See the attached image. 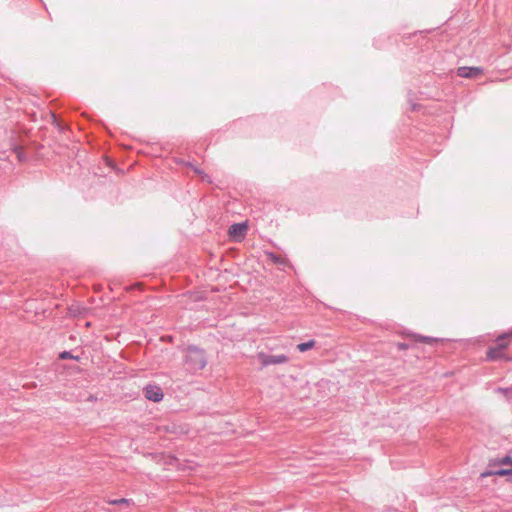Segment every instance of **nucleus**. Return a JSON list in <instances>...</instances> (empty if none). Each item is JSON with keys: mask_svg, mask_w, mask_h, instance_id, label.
<instances>
[{"mask_svg": "<svg viewBox=\"0 0 512 512\" xmlns=\"http://www.w3.org/2000/svg\"><path fill=\"white\" fill-rule=\"evenodd\" d=\"M315 341L314 340H310V341H307V342H303V343H300L297 345V349L300 351V352H306L310 349H312L314 346H315Z\"/></svg>", "mask_w": 512, "mask_h": 512, "instance_id": "obj_9", "label": "nucleus"}, {"mask_svg": "<svg viewBox=\"0 0 512 512\" xmlns=\"http://www.w3.org/2000/svg\"><path fill=\"white\" fill-rule=\"evenodd\" d=\"M229 235L235 240H241L245 237L247 232V225L245 223H236L229 227Z\"/></svg>", "mask_w": 512, "mask_h": 512, "instance_id": "obj_5", "label": "nucleus"}, {"mask_svg": "<svg viewBox=\"0 0 512 512\" xmlns=\"http://www.w3.org/2000/svg\"><path fill=\"white\" fill-rule=\"evenodd\" d=\"M409 102H410V106H411V111H415L416 110V103L412 100V99H409Z\"/></svg>", "mask_w": 512, "mask_h": 512, "instance_id": "obj_16", "label": "nucleus"}, {"mask_svg": "<svg viewBox=\"0 0 512 512\" xmlns=\"http://www.w3.org/2000/svg\"><path fill=\"white\" fill-rule=\"evenodd\" d=\"M500 463L502 465H508V464L512 465V458L509 456H505L500 460ZM490 475H498V476L512 475V468H509V469L502 468V469H498V470H494V471L484 472L481 474L482 477H487Z\"/></svg>", "mask_w": 512, "mask_h": 512, "instance_id": "obj_4", "label": "nucleus"}, {"mask_svg": "<svg viewBox=\"0 0 512 512\" xmlns=\"http://www.w3.org/2000/svg\"><path fill=\"white\" fill-rule=\"evenodd\" d=\"M61 359H72L74 356L71 354V352L64 351L60 354Z\"/></svg>", "mask_w": 512, "mask_h": 512, "instance_id": "obj_13", "label": "nucleus"}, {"mask_svg": "<svg viewBox=\"0 0 512 512\" xmlns=\"http://www.w3.org/2000/svg\"><path fill=\"white\" fill-rule=\"evenodd\" d=\"M512 336V330L508 334H503L497 338V344L495 348H500V350H504L507 348L508 343L505 342L506 337Z\"/></svg>", "mask_w": 512, "mask_h": 512, "instance_id": "obj_8", "label": "nucleus"}, {"mask_svg": "<svg viewBox=\"0 0 512 512\" xmlns=\"http://www.w3.org/2000/svg\"><path fill=\"white\" fill-rule=\"evenodd\" d=\"M398 348L401 350H406L408 348V346L405 343H399Z\"/></svg>", "mask_w": 512, "mask_h": 512, "instance_id": "obj_17", "label": "nucleus"}, {"mask_svg": "<svg viewBox=\"0 0 512 512\" xmlns=\"http://www.w3.org/2000/svg\"><path fill=\"white\" fill-rule=\"evenodd\" d=\"M417 340H418V343L419 342L432 343V342H438L439 341V339L424 337V336H420V335H418Z\"/></svg>", "mask_w": 512, "mask_h": 512, "instance_id": "obj_12", "label": "nucleus"}, {"mask_svg": "<svg viewBox=\"0 0 512 512\" xmlns=\"http://www.w3.org/2000/svg\"><path fill=\"white\" fill-rule=\"evenodd\" d=\"M13 152L15 153L17 159L22 162L24 160H26V156H25V153H24V149L23 147L21 146H15L14 149H13Z\"/></svg>", "mask_w": 512, "mask_h": 512, "instance_id": "obj_11", "label": "nucleus"}, {"mask_svg": "<svg viewBox=\"0 0 512 512\" xmlns=\"http://www.w3.org/2000/svg\"><path fill=\"white\" fill-rule=\"evenodd\" d=\"M258 359L263 366L283 364L288 362V357L284 354L280 355H269L263 352L258 354Z\"/></svg>", "mask_w": 512, "mask_h": 512, "instance_id": "obj_2", "label": "nucleus"}, {"mask_svg": "<svg viewBox=\"0 0 512 512\" xmlns=\"http://www.w3.org/2000/svg\"><path fill=\"white\" fill-rule=\"evenodd\" d=\"M127 502H128V500H127V499H124V498L109 501V503H110V504H114V505H116V504H122V503H127Z\"/></svg>", "mask_w": 512, "mask_h": 512, "instance_id": "obj_14", "label": "nucleus"}, {"mask_svg": "<svg viewBox=\"0 0 512 512\" xmlns=\"http://www.w3.org/2000/svg\"><path fill=\"white\" fill-rule=\"evenodd\" d=\"M487 358L489 360L495 361V360H506L510 361L511 358H508L503 353V350H500V348L490 347L487 351Z\"/></svg>", "mask_w": 512, "mask_h": 512, "instance_id": "obj_7", "label": "nucleus"}, {"mask_svg": "<svg viewBox=\"0 0 512 512\" xmlns=\"http://www.w3.org/2000/svg\"><path fill=\"white\" fill-rule=\"evenodd\" d=\"M482 73V69L478 67H459L457 75L462 78H475Z\"/></svg>", "mask_w": 512, "mask_h": 512, "instance_id": "obj_6", "label": "nucleus"}, {"mask_svg": "<svg viewBox=\"0 0 512 512\" xmlns=\"http://www.w3.org/2000/svg\"><path fill=\"white\" fill-rule=\"evenodd\" d=\"M499 392H502L505 395L512 394V388H498Z\"/></svg>", "mask_w": 512, "mask_h": 512, "instance_id": "obj_15", "label": "nucleus"}, {"mask_svg": "<svg viewBox=\"0 0 512 512\" xmlns=\"http://www.w3.org/2000/svg\"><path fill=\"white\" fill-rule=\"evenodd\" d=\"M143 393L146 399L153 402H160L163 399V391L157 385H147L143 389Z\"/></svg>", "mask_w": 512, "mask_h": 512, "instance_id": "obj_3", "label": "nucleus"}, {"mask_svg": "<svg viewBox=\"0 0 512 512\" xmlns=\"http://www.w3.org/2000/svg\"><path fill=\"white\" fill-rule=\"evenodd\" d=\"M268 256H269V259L275 264H279V265L286 264V259L283 258L281 255L269 253Z\"/></svg>", "mask_w": 512, "mask_h": 512, "instance_id": "obj_10", "label": "nucleus"}, {"mask_svg": "<svg viewBox=\"0 0 512 512\" xmlns=\"http://www.w3.org/2000/svg\"><path fill=\"white\" fill-rule=\"evenodd\" d=\"M185 364L187 370L191 372L203 369L206 365L204 351L194 346L188 347L185 355Z\"/></svg>", "mask_w": 512, "mask_h": 512, "instance_id": "obj_1", "label": "nucleus"}]
</instances>
